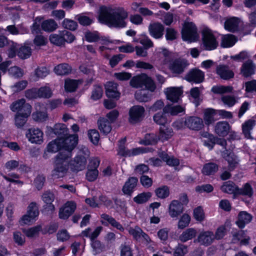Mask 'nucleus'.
Returning a JSON list of instances; mask_svg holds the SVG:
<instances>
[{"mask_svg":"<svg viewBox=\"0 0 256 256\" xmlns=\"http://www.w3.org/2000/svg\"><path fill=\"white\" fill-rule=\"evenodd\" d=\"M164 26L158 22L150 24L148 26L150 34L156 39H159L162 37Z\"/></svg>","mask_w":256,"mask_h":256,"instance_id":"22","label":"nucleus"},{"mask_svg":"<svg viewBox=\"0 0 256 256\" xmlns=\"http://www.w3.org/2000/svg\"><path fill=\"white\" fill-rule=\"evenodd\" d=\"M254 64L252 62L248 61L243 64L241 73L244 77H248L254 74Z\"/></svg>","mask_w":256,"mask_h":256,"instance_id":"41","label":"nucleus"},{"mask_svg":"<svg viewBox=\"0 0 256 256\" xmlns=\"http://www.w3.org/2000/svg\"><path fill=\"white\" fill-rule=\"evenodd\" d=\"M151 94L145 90H139L135 94L136 98L140 102H146L151 98Z\"/></svg>","mask_w":256,"mask_h":256,"instance_id":"55","label":"nucleus"},{"mask_svg":"<svg viewBox=\"0 0 256 256\" xmlns=\"http://www.w3.org/2000/svg\"><path fill=\"white\" fill-rule=\"evenodd\" d=\"M36 111L32 114L33 120L38 122L46 121L48 118V114L45 107L43 106L38 104L36 106Z\"/></svg>","mask_w":256,"mask_h":256,"instance_id":"24","label":"nucleus"},{"mask_svg":"<svg viewBox=\"0 0 256 256\" xmlns=\"http://www.w3.org/2000/svg\"><path fill=\"white\" fill-rule=\"evenodd\" d=\"M88 136L90 142L94 144H98L100 140V134L98 132L95 130H90L88 132Z\"/></svg>","mask_w":256,"mask_h":256,"instance_id":"62","label":"nucleus"},{"mask_svg":"<svg viewBox=\"0 0 256 256\" xmlns=\"http://www.w3.org/2000/svg\"><path fill=\"white\" fill-rule=\"evenodd\" d=\"M250 238L246 236L244 232L240 230L238 234H234L233 242H236V241H240L241 244L246 245L248 244Z\"/></svg>","mask_w":256,"mask_h":256,"instance_id":"49","label":"nucleus"},{"mask_svg":"<svg viewBox=\"0 0 256 256\" xmlns=\"http://www.w3.org/2000/svg\"><path fill=\"white\" fill-rule=\"evenodd\" d=\"M253 189L248 183L245 184L240 189L238 188L237 196L242 194L248 198H251L253 196Z\"/></svg>","mask_w":256,"mask_h":256,"instance_id":"44","label":"nucleus"},{"mask_svg":"<svg viewBox=\"0 0 256 256\" xmlns=\"http://www.w3.org/2000/svg\"><path fill=\"white\" fill-rule=\"evenodd\" d=\"M160 156L169 166H176L179 164L178 160L174 158L173 156L170 157L166 154L162 153Z\"/></svg>","mask_w":256,"mask_h":256,"instance_id":"63","label":"nucleus"},{"mask_svg":"<svg viewBox=\"0 0 256 256\" xmlns=\"http://www.w3.org/2000/svg\"><path fill=\"white\" fill-rule=\"evenodd\" d=\"M128 232L136 240H144L146 244L152 242L148 236L143 232L142 230L138 226L130 228Z\"/></svg>","mask_w":256,"mask_h":256,"instance_id":"16","label":"nucleus"},{"mask_svg":"<svg viewBox=\"0 0 256 256\" xmlns=\"http://www.w3.org/2000/svg\"><path fill=\"white\" fill-rule=\"evenodd\" d=\"M202 118L197 116H188L186 118V127L193 130L198 131L204 127Z\"/></svg>","mask_w":256,"mask_h":256,"instance_id":"17","label":"nucleus"},{"mask_svg":"<svg viewBox=\"0 0 256 256\" xmlns=\"http://www.w3.org/2000/svg\"><path fill=\"white\" fill-rule=\"evenodd\" d=\"M174 132L172 128L163 126L160 128L158 138L159 140L164 142L171 138Z\"/></svg>","mask_w":256,"mask_h":256,"instance_id":"31","label":"nucleus"},{"mask_svg":"<svg viewBox=\"0 0 256 256\" xmlns=\"http://www.w3.org/2000/svg\"><path fill=\"white\" fill-rule=\"evenodd\" d=\"M42 27L45 31L51 32L56 29L58 25L54 20H49L43 22Z\"/></svg>","mask_w":256,"mask_h":256,"instance_id":"59","label":"nucleus"},{"mask_svg":"<svg viewBox=\"0 0 256 256\" xmlns=\"http://www.w3.org/2000/svg\"><path fill=\"white\" fill-rule=\"evenodd\" d=\"M182 38L184 41L192 42L196 41L198 38L197 29L192 22H185L182 30Z\"/></svg>","mask_w":256,"mask_h":256,"instance_id":"8","label":"nucleus"},{"mask_svg":"<svg viewBox=\"0 0 256 256\" xmlns=\"http://www.w3.org/2000/svg\"><path fill=\"white\" fill-rule=\"evenodd\" d=\"M44 132L38 128H30L28 130L26 136L32 144H40L44 142Z\"/></svg>","mask_w":256,"mask_h":256,"instance_id":"11","label":"nucleus"},{"mask_svg":"<svg viewBox=\"0 0 256 256\" xmlns=\"http://www.w3.org/2000/svg\"><path fill=\"white\" fill-rule=\"evenodd\" d=\"M233 90V88L232 86H214L212 90L214 93L218 94H224L226 93H230Z\"/></svg>","mask_w":256,"mask_h":256,"instance_id":"52","label":"nucleus"},{"mask_svg":"<svg viewBox=\"0 0 256 256\" xmlns=\"http://www.w3.org/2000/svg\"><path fill=\"white\" fill-rule=\"evenodd\" d=\"M216 74L224 80H228L234 77V73L227 66L220 65L216 69Z\"/></svg>","mask_w":256,"mask_h":256,"instance_id":"28","label":"nucleus"},{"mask_svg":"<svg viewBox=\"0 0 256 256\" xmlns=\"http://www.w3.org/2000/svg\"><path fill=\"white\" fill-rule=\"evenodd\" d=\"M128 12L122 8H114L111 6H101L97 12V18L101 24L110 27L124 28Z\"/></svg>","mask_w":256,"mask_h":256,"instance_id":"2","label":"nucleus"},{"mask_svg":"<svg viewBox=\"0 0 256 256\" xmlns=\"http://www.w3.org/2000/svg\"><path fill=\"white\" fill-rule=\"evenodd\" d=\"M30 44L28 42L23 45L20 46L14 42H11L10 48L7 50V54L9 58H14L16 55L21 59L24 60L29 58L32 55V49Z\"/></svg>","mask_w":256,"mask_h":256,"instance_id":"5","label":"nucleus"},{"mask_svg":"<svg viewBox=\"0 0 256 256\" xmlns=\"http://www.w3.org/2000/svg\"><path fill=\"white\" fill-rule=\"evenodd\" d=\"M158 140H159L158 136L156 134H148L140 143L145 145L154 144L158 142Z\"/></svg>","mask_w":256,"mask_h":256,"instance_id":"45","label":"nucleus"},{"mask_svg":"<svg viewBox=\"0 0 256 256\" xmlns=\"http://www.w3.org/2000/svg\"><path fill=\"white\" fill-rule=\"evenodd\" d=\"M219 118L218 117L216 110L208 108L204 112V119L206 124H210Z\"/></svg>","mask_w":256,"mask_h":256,"instance_id":"33","label":"nucleus"},{"mask_svg":"<svg viewBox=\"0 0 256 256\" xmlns=\"http://www.w3.org/2000/svg\"><path fill=\"white\" fill-rule=\"evenodd\" d=\"M85 38L89 42L99 41L102 44L106 45L110 42L106 37L100 36L98 32H88L85 34Z\"/></svg>","mask_w":256,"mask_h":256,"instance_id":"21","label":"nucleus"},{"mask_svg":"<svg viewBox=\"0 0 256 256\" xmlns=\"http://www.w3.org/2000/svg\"><path fill=\"white\" fill-rule=\"evenodd\" d=\"M150 192H142L134 198V200L137 204H140L146 202L151 197Z\"/></svg>","mask_w":256,"mask_h":256,"instance_id":"58","label":"nucleus"},{"mask_svg":"<svg viewBox=\"0 0 256 256\" xmlns=\"http://www.w3.org/2000/svg\"><path fill=\"white\" fill-rule=\"evenodd\" d=\"M138 183V179L136 178H130L126 182L122 188V192L125 194L130 195L134 192Z\"/></svg>","mask_w":256,"mask_h":256,"instance_id":"32","label":"nucleus"},{"mask_svg":"<svg viewBox=\"0 0 256 256\" xmlns=\"http://www.w3.org/2000/svg\"><path fill=\"white\" fill-rule=\"evenodd\" d=\"M26 105L30 104L26 103V100L24 98H22L13 102L10 106V108L12 112H17L18 113H24Z\"/></svg>","mask_w":256,"mask_h":256,"instance_id":"38","label":"nucleus"},{"mask_svg":"<svg viewBox=\"0 0 256 256\" xmlns=\"http://www.w3.org/2000/svg\"><path fill=\"white\" fill-rule=\"evenodd\" d=\"M134 41L135 42H139L145 48H149L154 46V44L151 40L144 34H140L138 36V38H134Z\"/></svg>","mask_w":256,"mask_h":256,"instance_id":"42","label":"nucleus"},{"mask_svg":"<svg viewBox=\"0 0 256 256\" xmlns=\"http://www.w3.org/2000/svg\"><path fill=\"white\" fill-rule=\"evenodd\" d=\"M155 194L158 198L164 199L168 196L170 189L167 186H162L156 189Z\"/></svg>","mask_w":256,"mask_h":256,"instance_id":"56","label":"nucleus"},{"mask_svg":"<svg viewBox=\"0 0 256 256\" xmlns=\"http://www.w3.org/2000/svg\"><path fill=\"white\" fill-rule=\"evenodd\" d=\"M166 114L167 112H164V110L162 112H158L154 114L153 116L154 121L158 124L160 126H165L166 124L169 123L170 122V120L168 119Z\"/></svg>","mask_w":256,"mask_h":256,"instance_id":"40","label":"nucleus"},{"mask_svg":"<svg viewBox=\"0 0 256 256\" xmlns=\"http://www.w3.org/2000/svg\"><path fill=\"white\" fill-rule=\"evenodd\" d=\"M184 107L181 105H167L164 109V112H167L172 116H176L180 113L184 112Z\"/></svg>","mask_w":256,"mask_h":256,"instance_id":"39","label":"nucleus"},{"mask_svg":"<svg viewBox=\"0 0 256 256\" xmlns=\"http://www.w3.org/2000/svg\"><path fill=\"white\" fill-rule=\"evenodd\" d=\"M43 202L45 203V208L48 212H52L55 210V207L52 204V202L54 200V194L50 192H46L43 194L42 196Z\"/></svg>","mask_w":256,"mask_h":256,"instance_id":"26","label":"nucleus"},{"mask_svg":"<svg viewBox=\"0 0 256 256\" xmlns=\"http://www.w3.org/2000/svg\"><path fill=\"white\" fill-rule=\"evenodd\" d=\"M37 204L32 202L28 206L26 214L23 216L19 220L20 226L30 225L34 223L38 216Z\"/></svg>","mask_w":256,"mask_h":256,"instance_id":"7","label":"nucleus"},{"mask_svg":"<svg viewBox=\"0 0 256 256\" xmlns=\"http://www.w3.org/2000/svg\"><path fill=\"white\" fill-rule=\"evenodd\" d=\"M32 112V106L30 105H26L24 113H17L15 116V124L18 128L23 127L27 121L28 118L30 116Z\"/></svg>","mask_w":256,"mask_h":256,"instance_id":"14","label":"nucleus"},{"mask_svg":"<svg viewBox=\"0 0 256 256\" xmlns=\"http://www.w3.org/2000/svg\"><path fill=\"white\" fill-rule=\"evenodd\" d=\"M204 78V74L202 71L198 69H194L186 76L185 79L189 82L198 84L203 82Z\"/></svg>","mask_w":256,"mask_h":256,"instance_id":"18","label":"nucleus"},{"mask_svg":"<svg viewBox=\"0 0 256 256\" xmlns=\"http://www.w3.org/2000/svg\"><path fill=\"white\" fill-rule=\"evenodd\" d=\"M50 40L53 44L58 46L64 44V40L62 34V32H60L58 34H52L50 36Z\"/></svg>","mask_w":256,"mask_h":256,"instance_id":"54","label":"nucleus"},{"mask_svg":"<svg viewBox=\"0 0 256 256\" xmlns=\"http://www.w3.org/2000/svg\"><path fill=\"white\" fill-rule=\"evenodd\" d=\"M196 234V230L194 228H188L184 231L180 236L179 239L182 242L192 240Z\"/></svg>","mask_w":256,"mask_h":256,"instance_id":"43","label":"nucleus"},{"mask_svg":"<svg viewBox=\"0 0 256 256\" xmlns=\"http://www.w3.org/2000/svg\"><path fill=\"white\" fill-rule=\"evenodd\" d=\"M184 211V207L177 200H173L168 206V214L172 218H177Z\"/></svg>","mask_w":256,"mask_h":256,"instance_id":"20","label":"nucleus"},{"mask_svg":"<svg viewBox=\"0 0 256 256\" xmlns=\"http://www.w3.org/2000/svg\"><path fill=\"white\" fill-rule=\"evenodd\" d=\"M256 124V120L252 119L246 121L242 124V130L245 137L248 139L252 138L251 131Z\"/></svg>","mask_w":256,"mask_h":256,"instance_id":"29","label":"nucleus"},{"mask_svg":"<svg viewBox=\"0 0 256 256\" xmlns=\"http://www.w3.org/2000/svg\"><path fill=\"white\" fill-rule=\"evenodd\" d=\"M76 207V204L74 202H67L60 208L59 218L60 219L66 220L74 213Z\"/></svg>","mask_w":256,"mask_h":256,"instance_id":"13","label":"nucleus"},{"mask_svg":"<svg viewBox=\"0 0 256 256\" xmlns=\"http://www.w3.org/2000/svg\"><path fill=\"white\" fill-rule=\"evenodd\" d=\"M226 160L228 162V169L232 170L238 164V160L237 158L232 152L229 153L226 156H224Z\"/></svg>","mask_w":256,"mask_h":256,"instance_id":"53","label":"nucleus"},{"mask_svg":"<svg viewBox=\"0 0 256 256\" xmlns=\"http://www.w3.org/2000/svg\"><path fill=\"white\" fill-rule=\"evenodd\" d=\"M230 125L226 122H220L215 126V132L220 136H226L229 131Z\"/></svg>","mask_w":256,"mask_h":256,"instance_id":"36","label":"nucleus"},{"mask_svg":"<svg viewBox=\"0 0 256 256\" xmlns=\"http://www.w3.org/2000/svg\"><path fill=\"white\" fill-rule=\"evenodd\" d=\"M41 229V226H38L28 229H24L22 232L27 237L32 238L38 236Z\"/></svg>","mask_w":256,"mask_h":256,"instance_id":"57","label":"nucleus"},{"mask_svg":"<svg viewBox=\"0 0 256 256\" xmlns=\"http://www.w3.org/2000/svg\"><path fill=\"white\" fill-rule=\"evenodd\" d=\"M146 110L144 107L136 105L130 108L128 112V122L135 124L141 122L145 116Z\"/></svg>","mask_w":256,"mask_h":256,"instance_id":"10","label":"nucleus"},{"mask_svg":"<svg viewBox=\"0 0 256 256\" xmlns=\"http://www.w3.org/2000/svg\"><path fill=\"white\" fill-rule=\"evenodd\" d=\"M118 84L108 82L105 84L106 94V96L111 98L118 100L120 98V93L118 90Z\"/></svg>","mask_w":256,"mask_h":256,"instance_id":"19","label":"nucleus"},{"mask_svg":"<svg viewBox=\"0 0 256 256\" xmlns=\"http://www.w3.org/2000/svg\"><path fill=\"white\" fill-rule=\"evenodd\" d=\"M202 35V44L204 50H212L217 48L218 42L211 30L208 28L204 29Z\"/></svg>","mask_w":256,"mask_h":256,"instance_id":"9","label":"nucleus"},{"mask_svg":"<svg viewBox=\"0 0 256 256\" xmlns=\"http://www.w3.org/2000/svg\"><path fill=\"white\" fill-rule=\"evenodd\" d=\"M110 124L105 118H100L98 121L99 130L105 134H108L111 131L112 126Z\"/></svg>","mask_w":256,"mask_h":256,"instance_id":"34","label":"nucleus"},{"mask_svg":"<svg viewBox=\"0 0 256 256\" xmlns=\"http://www.w3.org/2000/svg\"><path fill=\"white\" fill-rule=\"evenodd\" d=\"M148 150L147 148L142 147L134 148L130 150L120 145L118 150V154L124 156H132L147 152Z\"/></svg>","mask_w":256,"mask_h":256,"instance_id":"15","label":"nucleus"},{"mask_svg":"<svg viewBox=\"0 0 256 256\" xmlns=\"http://www.w3.org/2000/svg\"><path fill=\"white\" fill-rule=\"evenodd\" d=\"M218 170V166L213 162L206 164L204 166L202 172L204 175L214 174Z\"/></svg>","mask_w":256,"mask_h":256,"instance_id":"46","label":"nucleus"},{"mask_svg":"<svg viewBox=\"0 0 256 256\" xmlns=\"http://www.w3.org/2000/svg\"><path fill=\"white\" fill-rule=\"evenodd\" d=\"M100 217V222L103 225L107 226L108 224H110L112 226L120 231L124 230V229L122 226L112 216L104 214L101 215Z\"/></svg>","mask_w":256,"mask_h":256,"instance_id":"27","label":"nucleus"},{"mask_svg":"<svg viewBox=\"0 0 256 256\" xmlns=\"http://www.w3.org/2000/svg\"><path fill=\"white\" fill-rule=\"evenodd\" d=\"M252 219V216L245 211L240 212L238 215L236 224L240 228H243Z\"/></svg>","mask_w":256,"mask_h":256,"instance_id":"30","label":"nucleus"},{"mask_svg":"<svg viewBox=\"0 0 256 256\" xmlns=\"http://www.w3.org/2000/svg\"><path fill=\"white\" fill-rule=\"evenodd\" d=\"M72 68L70 66L66 64H62L56 66L54 71L57 74L64 75L70 72Z\"/></svg>","mask_w":256,"mask_h":256,"instance_id":"50","label":"nucleus"},{"mask_svg":"<svg viewBox=\"0 0 256 256\" xmlns=\"http://www.w3.org/2000/svg\"><path fill=\"white\" fill-rule=\"evenodd\" d=\"M167 100L172 102L179 101L183 92L182 87L170 86L164 90Z\"/></svg>","mask_w":256,"mask_h":256,"instance_id":"12","label":"nucleus"},{"mask_svg":"<svg viewBox=\"0 0 256 256\" xmlns=\"http://www.w3.org/2000/svg\"><path fill=\"white\" fill-rule=\"evenodd\" d=\"M78 142V136L76 134L70 135L66 138H58L49 142L44 153V158H48L50 154L55 153L61 148L64 151L60 152L66 153L72 151L76 147ZM60 154V152L59 153Z\"/></svg>","mask_w":256,"mask_h":256,"instance_id":"3","label":"nucleus"},{"mask_svg":"<svg viewBox=\"0 0 256 256\" xmlns=\"http://www.w3.org/2000/svg\"><path fill=\"white\" fill-rule=\"evenodd\" d=\"M236 38L232 34H228L222 36L221 46L224 48L232 46L236 42Z\"/></svg>","mask_w":256,"mask_h":256,"instance_id":"37","label":"nucleus"},{"mask_svg":"<svg viewBox=\"0 0 256 256\" xmlns=\"http://www.w3.org/2000/svg\"><path fill=\"white\" fill-rule=\"evenodd\" d=\"M102 230V227L100 226L97 227L92 232H90V228H87L82 232V234L84 236L88 237L92 241L96 240L95 239L98 236Z\"/></svg>","mask_w":256,"mask_h":256,"instance_id":"47","label":"nucleus"},{"mask_svg":"<svg viewBox=\"0 0 256 256\" xmlns=\"http://www.w3.org/2000/svg\"><path fill=\"white\" fill-rule=\"evenodd\" d=\"M39 98H49L52 96V91L50 88L46 86L38 89Z\"/></svg>","mask_w":256,"mask_h":256,"instance_id":"61","label":"nucleus"},{"mask_svg":"<svg viewBox=\"0 0 256 256\" xmlns=\"http://www.w3.org/2000/svg\"><path fill=\"white\" fill-rule=\"evenodd\" d=\"M156 50L160 54V56L164 57L160 59V64L157 66L158 68L160 70L164 71L166 68H168L174 73L180 74L188 66L186 60L184 59H178L170 61V53L166 49L159 48H156Z\"/></svg>","mask_w":256,"mask_h":256,"instance_id":"4","label":"nucleus"},{"mask_svg":"<svg viewBox=\"0 0 256 256\" xmlns=\"http://www.w3.org/2000/svg\"><path fill=\"white\" fill-rule=\"evenodd\" d=\"M188 252V248L183 244H178L174 252V256H184Z\"/></svg>","mask_w":256,"mask_h":256,"instance_id":"64","label":"nucleus"},{"mask_svg":"<svg viewBox=\"0 0 256 256\" xmlns=\"http://www.w3.org/2000/svg\"><path fill=\"white\" fill-rule=\"evenodd\" d=\"M130 85L135 88L145 86L148 90L153 92L156 88V84L152 78L145 74H142L134 76L130 81Z\"/></svg>","mask_w":256,"mask_h":256,"instance_id":"6","label":"nucleus"},{"mask_svg":"<svg viewBox=\"0 0 256 256\" xmlns=\"http://www.w3.org/2000/svg\"><path fill=\"white\" fill-rule=\"evenodd\" d=\"M71 152H62L56 156L54 169L52 174L54 178H63L68 175L70 172L77 173L86 168L87 158L89 156L88 151L86 150L84 152H80L74 160L70 162L72 156Z\"/></svg>","mask_w":256,"mask_h":256,"instance_id":"1","label":"nucleus"},{"mask_svg":"<svg viewBox=\"0 0 256 256\" xmlns=\"http://www.w3.org/2000/svg\"><path fill=\"white\" fill-rule=\"evenodd\" d=\"M242 23L240 18L236 17H232L226 20L224 28L228 31L234 32L238 30Z\"/></svg>","mask_w":256,"mask_h":256,"instance_id":"25","label":"nucleus"},{"mask_svg":"<svg viewBox=\"0 0 256 256\" xmlns=\"http://www.w3.org/2000/svg\"><path fill=\"white\" fill-rule=\"evenodd\" d=\"M221 190L224 192L233 194L234 198L237 196L238 187L232 182L228 181L224 182L221 186Z\"/></svg>","mask_w":256,"mask_h":256,"instance_id":"35","label":"nucleus"},{"mask_svg":"<svg viewBox=\"0 0 256 256\" xmlns=\"http://www.w3.org/2000/svg\"><path fill=\"white\" fill-rule=\"evenodd\" d=\"M221 100L225 106L228 107L234 106L238 102V100L235 96L230 95L222 96Z\"/></svg>","mask_w":256,"mask_h":256,"instance_id":"60","label":"nucleus"},{"mask_svg":"<svg viewBox=\"0 0 256 256\" xmlns=\"http://www.w3.org/2000/svg\"><path fill=\"white\" fill-rule=\"evenodd\" d=\"M214 240V236L212 232L210 231L201 232L197 238V241L200 244L204 246H208Z\"/></svg>","mask_w":256,"mask_h":256,"instance_id":"23","label":"nucleus"},{"mask_svg":"<svg viewBox=\"0 0 256 256\" xmlns=\"http://www.w3.org/2000/svg\"><path fill=\"white\" fill-rule=\"evenodd\" d=\"M191 220L190 216L186 213L184 214L179 218L178 223V228L180 229H184L188 226Z\"/></svg>","mask_w":256,"mask_h":256,"instance_id":"51","label":"nucleus"},{"mask_svg":"<svg viewBox=\"0 0 256 256\" xmlns=\"http://www.w3.org/2000/svg\"><path fill=\"white\" fill-rule=\"evenodd\" d=\"M81 82H82L80 80L70 79L66 80L64 84L65 90L69 92H74Z\"/></svg>","mask_w":256,"mask_h":256,"instance_id":"48","label":"nucleus"}]
</instances>
